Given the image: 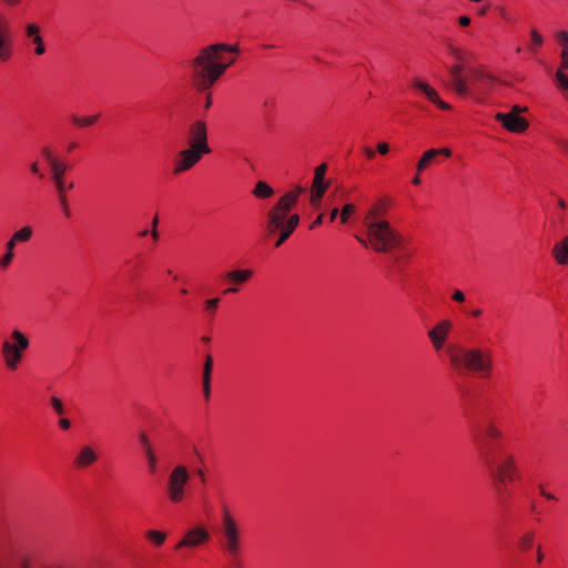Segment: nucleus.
<instances>
[{"mask_svg":"<svg viewBox=\"0 0 568 568\" xmlns=\"http://www.w3.org/2000/svg\"><path fill=\"white\" fill-rule=\"evenodd\" d=\"M413 87L422 91L430 102L436 104L442 110L450 109V105L440 99L438 92L425 81L420 79H415L413 81Z\"/></svg>","mask_w":568,"mask_h":568,"instance_id":"obj_17","label":"nucleus"},{"mask_svg":"<svg viewBox=\"0 0 568 568\" xmlns=\"http://www.w3.org/2000/svg\"><path fill=\"white\" fill-rule=\"evenodd\" d=\"M219 303H220V298L219 297L206 300L205 303H204L205 310L210 311V312H213L214 310L217 308Z\"/></svg>","mask_w":568,"mask_h":568,"instance_id":"obj_44","label":"nucleus"},{"mask_svg":"<svg viewBox=\"0 0 568 568\" xmlns=\"http://www.w3.org/2000/svg\"><path fill=\"white\" fill-rule=\"evenodd\" d=\"M367 241L356 237L361 243L379 253L392 251L398 242V234L390 227L387 221L371 224L366 227Z\"/></svg>","mask_w":568,"mask_h":568,"instance_id":"obj_3","label":"nucleus"},{"mask_svg":"<svg viewBox=\"0 0 568 568\" xmlns=\"http://www.w3.org/2000/svg\"><path fill=\"white\" fill-rule=\"evenodd\" d=\"M327 165L325 163L315 168L314 179L311 187L310 201L313 205H317L328 187V181L325 180Z\"/></svg>","mask_w":568,"mask_h":568,"instance_id":"obj_15","label":"nucleus"},{"mask_svg":"<svg viewBox=\"0 0 568 568\" xmlns=\"http://www.w3.org/2000/svg\"><path fill=\"white\" fill-rule=\"evenodd\" d=\"M31 169V172L39 175V176H42V174L40 173V169H39V163L38 162H33L30 166Z\"/></svg>","mask_w":568,"mask_h":568,"instance_id":"obj_53","label":"nucleus"},{"mask_svg":"<svg viewBox=\"0 0 568 568\" xmlns=\"http://www.w3.org/2000/svg\"><path fill=\"white\" fill-rule=\"evenodd\" d=\"M9 21L0 13V60L6 61L11 57V48L9 43Z\"/></svg>","mask_w":568,"mask_h":568,"instance_id":"obj_18","label":"nucleus"},{"mask_svg":"<svg viewBox=\"0 0 568 568\" xmlns=\"http://www.w3.org/2000/svg\"><path fill=\"white\" fill-rule=\"evenodd\" d=\"M298 223L300 216L297 214H292L288 216V223L286 226L277 229V232H280V237L276 241L275 246L282 245L291 236Z\"/></svg>","mask_w":568,"mask_h":568,"instance_id":"obj_25","label":"nucleus"},{"mask_svg":"<svg viewBox=\"0 0 568 568\" xmlns=\"http://www.w3.org/2000/svg\"><path fill=\"white\" fill-rule=\"evenodd\" d=\"M222 545L231 556H236L242 549V529L227 508L222 513Z\"/></svg>","mask_w":568,"mask_h":568,"instance_id":"obj_6","label":"nucleus"},{"mask_svg":"<svg viewBox=\"0 0 568 568\" xmlns=\"http://www.w3.org/2000/svg\"><path fill=\"white\" fill-rule=\"evenodd\" d=\"M559 205H560L561 207H566V203H565V201H564V200H560V201H559Z\"/></svg>","mask_w":568,"mask_h":568,"instance_id":"obj_64","label":"nucleus"},{"mask_svg":"<svg viewBox=\"0 0 568 568\" xmlns=\"http://www.w3.org/2000/svg\"><path fill=\"white\" fill-rule=\"evenodd\" d=\"M158 222H159V219H158V216H155V217L153 219V221H152V230H151V232H150V233H151V236H152V239H153L154 241H156V240H158V237H159V232H158V229H156Z\"/></svg>","mask_w":568,"mask_h":568,"instance_id":"obj_47","label":"nucleus"},{"mask_svg":"<svg viewBox=\"0 0 568 568\" xmlns=\"http://www.w3.org/2000/svg\"><path fill=\"white\" fill-rule=\"evenodd\" d=\"M356 211V206L353 203H347L343 206L339 212V219L342 223H347L352 214Z\"/></svg>","mask_w":568,"mask_h":568,"instance_id":"obj_36","label":"nucleus"},{"mask_svg":"<svg viewBox=\"0 0 568 568\" xmlns=\"http://www.w3.org/2000/svg\"><path fill=\"white\" fill-rule=\"evenodd\" d=\"M13 257H14V252H8L6 251V253L0 257V267L1 268H7L9 267V265L12 263L13 261Z\"/></svg>","mask_w":568,"mask_h":568,"instance_id":"obj_41","label":"nucleus"},{"mask_svg":"<svg viewBox=\"0 0 568 568\" xmlns=\"http://www.w3.org/2000/svg\"><path fill=\"white\" fill-rule=\"evenodd\" d=\"M377 152L383 155L387 154L389 152V144L387 142H378Z\"/></svg>","mask_w":568,"mask_h":568,"instance_id":"obj_46","label":"nucleus"},{"mask_svg":"<svg viewBox=\"0 0 568 568\" xmlns=\"http://www.w3.org/2000/svg\"><path fill=\"white\" fill-rule=\"evenodd\" d=\"M236 52V45L226 43H215L202 48L191 63L195 87L201 91L210 89L234 63L235 59L229 58L227 53Z\"/></svg>","mask_w":568,"mask_h":568,"instance_id":"obj_1","label":"nucleus"},{"mask_svg":"<svg viewBox=\"0 0 568 568\" xmlns=\"http://www.w3.org/2000/svg\"><path fill=\"white\" fill-rule=\"evenodd\" d=\"M50 402H51L52 407L54 408V410L58 414L63 413V410H64L63 404L58 397H55V396L51 397Z\"/></svg>","mask_w":568,"mask_h":568,"instance_id":"obj_45","label":"nucleus"},{"mask_svg":"<svg viewBox=\"0 0 568 568\" xmlns=\"http://www.w3.org/2000/svg\"><path fill=\"white\" fill-rule=\"evenodd\" d=\"M436 156L444 155L446 158H449L452 155V150L448 148H442V149H435Z\"/></svg>","mask_w":568,"mask_h":568,"instance_id":"obj_48","label":"nucleus"},{"mask_svg":"<svg viewBox=\"0 0 568 568\" xmlns=\"http://www.w3.org/2000/svg\"><path fill=\"white\" fill-rule=\"evenodd\" d=\"M551 255L558 265H568V235L554 244Z\"/></svg>","mask_w":568,"mask_h":568,"instance_id":"obj_23","label":"nucleus"},{"mask_svg":"<svg viewBox=\"0 0 568 568\" xmlns=\"http://www.w3.org/2000/svg\"><path fill=\"white\" fill-rule=\"evenodd\" d=\"M98 453L92 446L84 445L80 448L74 459V464L79 468H85L94 464L98 460Z\"/></svg>","mask_w":568,"mask_h":568,"instance_id":"obj_22","label":"nucleus"},{"mask_svg":"<svg viewBox=\"0 0 568 568\" xmlns=\"http://www.w3.org/2000/svg\"><path fill=\"white\" fill-rule=\"evenodd\" d=\"M24 36L29 40V44L32 47L33 54L41 57L47 52V45L41 34V28L36 22H28L24 26Z\"/></svg>","mask_w":568,"mask_h":568,"instance_id":"obj_16","label":"nucleus"},{"mask_svg":"<svg viewBox=\"0 0 568 568\" xmlns=\"http://www.w3.org/2000/svg\"><path fill=\"white\" fill-rule=\"evenodd\" d=\"M556 38L561 47V50H568V31L560 30L556 33Z\"/></svg>","mask_w":568,"mask_h":568,"instance_id":"obj_40","label":"nucleus"},{"mask_svg":"<svg viewBox=\"0 0 568 568\" xmlns=\"http://www.w3.org/2000/svg\"><path fill=\"white\" fill-rule=\"evenodd\" d=\"M253 276V271L248 268L232 270L226 274L230 282L234 284H243Z\"/></svg>","mask_w":568,"mask_h":568,"instance_id":"obj_28","label":"nucleus"},{"mask_svg":"<svg viewBox=\"0 0 568 568\" xmlns=\"http://www.w3.org/2000/svg\"><path fill=\"white\" fill-rule=\"evenodd\" d=\"M453 300L462 303L465 301V294L460 290H456L453 294Z\"/></svg>","mask_w":568,"mask_h":568,"instance_id":"obj_49","label":"nucleus"},{"mask_svg":"<svg viewBox=\"0 0 568 568\" xmlns=\"http://www.w3.org/2000/svg\"><path fill=\"white\" fill-rule=\"evenodd\" d=\"M211 104H212V99H211V97H207L206 102H205V108H210Z\"/></svg>","mask_w":568,"mask_h":568,"instance_id":"obj_62","label":"nucleus"},{"mask_svg":"<svg viewBox=\"0 0 568 568\" xmlns=\"http://www.w3.org/2000/svg\"><path fill=\"white\" fill-rule=\"evenodd\" d=\"M450 363L456 368L464 367L483 375H488L493 366L489 354L478 347L463 348L460 356L452 354Z\"/></svg>","mask_w":568,"mask_h":568,"instance_id":"obj_4","label":"nucleus"},{"mask_svg":"<svg viewBox=\"0 0 568 568\" xmlns=\"http://www.w3.org/2000/svg\"><path fill=\"white\" fill-rule=\"evenodd\" d=\"M305 191L302 185H296L291 191L282 195L274 207L280 209L286 213H290L291 209L296 204L300 195Z\"/></svg>","mask_w":568,"mask_h":568,"instance_id":"obj_19","label":"nucleus"},{"mask_svg":"<svg viewBox=\"0 0 568 568\" xmlns=\"http://www.w3.org/2000/svg\"><path fill=\"white\" fill-rule=\"evenodd\" d=\"M33 230L31 226H23L12 234V237L18 243H26L32 237Z\"/></svg>","mask_w":568,"mask_h":568,"instance_id":"obj_33","label":"nucleus"},{"mask_svg":"<svg viewBox=\"0 0 568 568\" xmlns=\"http://www.w3.org/2000/svg\"><path fill=\"white\" fill-rule=\"evenodd\" d=\"M191 479V473L186 465L176 464L168 475L166 494L173 504L181 503L185 496Z\"/></svg>","mask_w":568,"mask_h":568,"instance_id":"obj_5","label":"nucleus"},{"mask_svg":"<svg viewBox=\"0 0 568 568\" xmlns=\"http://www.w3.org/2000/svg\"><path fill=\"white\" fill-rule=\"evenodd\" d=\"M211 539V532L204 525H195L184 531L175 548L196 549L206 545Z\"/></svg>","mask_w":568,"mask_h":568,"instance_id":"obj_10","label":"nucleus"},{"mask_svg":"<svg viewBox=\"0 0 568 568\" xmlns=\"http://www.w3.org/2000/svg\"><path fill=\"white\" fill-rule=\"evenodd\" d=\"M530 39H531V49L535 50L536 48L540 47L544 42V37L537 29L530 30Z\"/></svg>","mask_w":568,"mask_h":568,"instance_id":"obj_39","label":"nucleus"},{"mask_svg":"<svg viewBox=\"0 0 568 568\" xmlns=\"http://www.w3.org/2000/svg\"><path fill=\"white\" fill-rule=\"evenodd\" d=\"M187 144L204 153H210L211 149L207 141V126L202 120L194 121L189 130Z\"/></svg>","mask_w":568,"mask_h":568,"instance_id":"obj_12","label":"nucleus"},{"mask_svg":"<svg viewBox=\"0 0 568 568\" xmlns=\"http://www.w3.org/2000/svg\"><path fill=\"white\" fill-rule=\"evenodd\" d=\"M253 194L258 199H268L274 194V190L264 181H258L255 184Z\"/></svg>","mask_w":568,"mask_h":568,"instance_id":"obj_32","label":"nucleus"},{"mask_svg":"<svg viewBox=\"0 0 568 568\" xmlns=\"http://www.w3.org/2000/svg\"><path fill=\"white\" fill-rule=\"evenodd\" d=\"M436 158V151L435 149H428L426 150L420 159L418 160L417 164H416V170L417 172H423L425 171L432 163V161Z\"/></svg>","mask_w":568,"mask_h":568,"instance_id":"obj_31","label":"nucleus"},{"mask_svg":"<svg viewBox=\"0 0 568 568\" xmlns=\"http://www.w3.org/2000/svg\"><path fill=\"white\" fill-rule=\"evenodd\" d=\"M139 440L142 446L144 457L148 463L150 471H154L158 467V456L154 447L151 444L149 436L145 433L139 434Z\"/></svg>","mask_w":568,"mask_h":568,"instance_id":"obj_21","label":"nucleus"},{"mask_svg":"<svg viewBox=\"0 0 568 568\" xmlns=\"http://www.w3.org/2000/svg\"><path fill=\"white\" fill-rule=\"evenodd\" d=\"M59 424H60L61 428H63V429H69L71 426L70 420L67 418H61Z\"/></svg>","mask_w":568,"mask_h":568,"instance_id":"obj_54","label":"nucleus"},{"mask_svg":"<svg viewBox=\"0 0 568 568\" xmlns=\"http://www.w3.org/2000/svg\"><path fill=\"white\" fill-rule=\"evenodd\" d=\"M288 214L280 209L272 207L267 213V230L270 233L277 232V229L286 226L288 223Z\"/></svg>","mask_w":568,"mask_h":568,"instance_id":"obj_20","label":"nucleus"},{"mask_svg":"<svg viewBox=\"0 0 568 568\" xmlns=\"http://www.w3.org/2000/svg\"><path fill=\"white\" fill-rule=\"evenodd\" d=\"M464 70L465 67L463 62H456L450 65L449 73L452 75V88L458 95L470 97L471 87L468 80L463 77Z\"/></svg>","mask_w":568,"mask_h":568,"instance_id":"obj_14","label":"nucleus"},{"mask_svg":"<svg viewBox=\"0 0 568 568\" xmlns=\"http://www.w3.org/2000/svg\"><path fill=\"white\" fill-rule=\"evenodd\" d=\"M568 70V50H560V63L556 71H566Z\"/></svg>","mask_w":568,"mask_h":568,"instance_id":"obj_42","label":"nucleus"},{"mask_svg":"<svg viewBox=\"0 0 568 568\" xmlns=\"http://www.w3.org/2000/svg\"><path fill=\"white\" fill-rule=\"evenodd\" d=\"M226 292H227V293H235V292H237V290H236L235 287H231V288H229Z\"/></svg>","mask_w":568,"mask_h":568,"instance_id":"obj_63","label":"nucleus"},{"mask_svg":"<svg viewBox=\"0 0 568 568\" xmlns=\"http://www.w3.org/2000/svg\"><path fill=\"white\" fill-rule=\"evenodd\" d=\"M50 169L52 172V179L55 183L57 190L61 195H63L67 190V185L64 183V173L67 171V165L63 162H53L52 168Z\"/></svg>","mask_w":568,"mask_h":568,"instance_id":"obj_24","label":"nucleus"},{"mask_svg":"<svg viewBox=\"0 0 568 568\" xmlns=\"http://www.w3.org/2000/svg\"><path fill=\"white\" fill-rule=\"evenodd\" d=\"M484 434L493 439H499L503 436L500 429L491 423L487 424L484 427Z\"/></svg>","mask_w":568,"mask_h":568,"instance_id":"obj_38","label":"nucleus"},{"mask_svg":"<svg viewBox=\"0 0 568 568\" xmlns=\"http://www.w3.org/2000/svg\"><path fill=\"white\" fill-rule=\"evenodd\" d=\"M535 534L532 531H525L518 539V546L521 550L527 551L534 546Z\"/></svg>","mask_w":568,"mask_h":568,"instance_id":"obj_34","label":"nucleus"},{"mask_svg":"<svg viewBox=\"0 0 568 568\" xmlns=\"http://www.w3.org/2000/svg\"><path fill=\"white\" fill-rule=\"evenodd\" d=\"M555 79L560 90L568 91V74L566 71H556Z\"/></svg>","mask_w":568,"mask_h":568,"instance_id":"obj_37","label":"nucleus"},{"mask_svg":"<svg viewBox=\"0 0 568 568\" xmlns=\"http://www.w3.org/2000/svg\"><path fill=\"white\" fill-rule=\"evenodd\" d=\"M146 537L158 547L162 546L166 540V534L160 530H149Z\"/></svg>","mask_w":568,"mask_h":568,"instance_id":"obj_35","label":"nucleus"},{"mask_svg":"<svg viewBox=\"0 0 568 568\" xmlns=\"http://www.w3.org/2000/svg\"><path fill=\"white\" fill-rule=\"evenodd\" d=\"M467 71L470 77L468 82L471 87V95L493 89L497 81V78L484 64L468 67Z\"/></svg>","mask_w":568,"mask_h":568,"instance_id":"obj_8","label":"nucleus"},{"mask_svg":"<svg viewBox=\"0 0 568 568\" xmlns=\"http://www.w3.org/2000/svg\"><path fill=\"white\" fill-rule=\"evenodd\" d=\"M323 222V214H320L312 223L311 227L314 229Z\"/></svg>","mask_w":568,"mask_h":568,"instance_id":"obj_57","label":"nucleus"},{"mask_svg":"<svg viewBox=\"0 0 568 568\" xmlns=\"http://www.w3.org/2000/svg\"><path fill=\"white\" fill-rule=\"evenodd\" d=\"M471 314H473L474 316H476V317H477V316H480V315H481V310H480V308H476V310H474V311L471 312Z\"/></svg>","mask_w":568,"mask_h":568,"instance_id":"obj_61","label":"nucleus"},{"mask_svg":"<svg viewBox=\"0 0 568 568\" xmlns=\"http://www.w3.org/2000/svg\"><path fill=\"white\" fill-rule=\"evenodd\" d=\"M338 214H339L338 209L334 207V209L332 210L331 214H329V220H331V221H334V220L337 217V215H338Z\"/></svg>","mask_w":568,"mask_h":568,"instance_id":"obj_58","label":"nucleus"},{"mask_svg":"<svg viewBox=\"0 0 568 568\" xmlns=\"http://www.w3.org/2000/svg\"><path fill=\"white\" fill-rule=\"evenodd\" d=\"M458 22L463 27H468L470 24V18L468 16H462L458 18Z\"/></svg>","mask_w":568,"mask_h":568,"instance_id":"obj_51","label":"nucleus"},{"mask_svg":"<svg viewBox=\"0 0 568 568\" xmlns=\"http://www.w3.org/2000/svg\"><path fill=\"white\" fill-rule=\"evenodd\" d=\"M453 328V323L449 320H440L427 333L432 346L435 351H440Z\"/></svg>","mask_w":568,"mask_h":568,"instance_id":"obj_13","label":"nucleus"},{"mask_svg":"<svg viewBox=\"0 0 568 568\" xmlns=\"http://www.w3.org/2000/svg\"><path fill=\"white\" fill-rule=\"evenodd\" d=\"M213 369V358L211 355H206L205 363L203 367V392L204 396L207 398L211 393V374Z\"/></svg>","mask_w":568,"mask_h":568,"instance_id":"obj_26","label":"nucleus"},{"mask_svg":"<svg viewBox=\"0 0 568 568\" xmlns=\"http://www.w3.org/2000/svg\"><path fill=\"white\" fill-rule=\"evenodd\" d=\"M205 154L206 153L187 145L186 149H183L178 153L174 160L173 173L180 174L191 170Z\"/></svg>","mask_w":568,"mask_h":568,"instance_id":"obj_11","label":"nucleus"},{"mask_svg":"<svg viewBox=\"0 0 568 568\" xmlns=\"http://www.w3.org/2000/svg\"><path fill=\"white\" fill-rule=\"evenodd\" d=\"M385 221L382 219V210L378 205L372 206L365 214L363 219V223L365 227L369 226L371 224H377Z\"/></svg>","mask_w":568,"mask_h":568,"instance_id":"obj_29","label":"nucleus"},{"mask_svg":"<svg viewBox=\"0 0 568 568\" xmlns=\"http://www.w3.org/2000/svg\"><path fill=\"white\" fill-rule=\"evenodd\" d=\"M419 173H420V172H417V174L413 178V181H412V182H413L415 185L420 184Z\"/></svg>","mask_w":568,"mask_h":568,"instance_id":"obj_60","label":"nucleus"},{"mask_svg":"<svg viewBox=\"0 0 568 568\" xmlns=\"http://www.w3.org/2000/svg\"><path fill=\"white\" fill-rule=\"evenodd\" d=\"M41 152L42 155L47 159L50 168H52L53 162H62L53 154V152L49 148H43Z\"/></svg>","mask_w":568,"mask_h":568,"instance_id":"obj_43","label":"nucleus"},{"mask_svg":"<svg viewBox=\"0 0 568 568\" xmlns=\"http://www.w3.org/2000/svg\"><path fill=\"white\" fill-rule=\"evenodd\" d=\"M539 490H540V494L544 497H546L547 499H549V500H555L556 499L555 495H552L551 493H548L542 486H540Z\"/></svg>","mask_w":568,"mask_h":568,"instance_id":"obj_52","label":"nucleus"},{"mask_svg":"<svg viewBox=\"0 0 568 568\" xmlns=\"http://www.w3.org/2000/svg\"><path fill=\"white\" fill-rule=\"evenodd\" d=\"M99 114H92V115H80V114H73L71 116V121L74 125L79 128H88L93 125L98 119Z\"/></svg>","mask_w":568,"mask_h":568,"instance_id":"obj_30","label":"nucleus"},{"mask_svg":"<svg viewBox=\"0 0 568 568\" xmlns=\"http://www.w3.org/2000/svg\"><path fill=\"white\" fill-rule=\"evenodd\" d=\"M448 53L454 60H456V62L465 63L473 58V54L468 49L456 44L448 47Z\"/></svg>","mask_w":568,"mask_h":568,"instance_id":"obj_27","label":"nucleus"},{"mask_svg":"<svg viewBox=\"0 0 568 568\" xmlns=\"http://www.w3.org/2000/svg\"><path fill=\"white\" fill-rule=\"evenodd\" d=\"M19 244L17 241L13 240L11 236L10 240L6 243V251L8 252H14L16 245Z\"/></svg>","mask_w":568,"mask_h":568,"instance_id":"obj_50","label":"nucleus"},{"mask_svg":"<svg viewBox=\"0 0 568 568\" xmlns=\"http://www.w3.org/2000/svg\"><path fill=\"white\" fill-rule=\"evenodd\" d=\"M4 4H7L8 7H16L18 6L21 0H1Z\"/></svg>","mask_w":568,"mask_h":568,"instance_id":"obj_56","label":"nucleus"},{"mask_svg":"<svg viewBox=\"0 0 568 568\" xmlns=\"http://www.w3.org/2000/svg\"><path fill=\"white\" fill-rule=\"evenodd\" d=\"M364 152H365L366 156L369 159L374 158V155H375V152L368 146L364 149Z\"/></svg>","mask_w":568,"mask_h":568,"instance_id":"obj_59","label":"nucleus"},{"mask_svg":"<svg viewBox=\"0 0 568 568\" xmlns=\"http://www.w3.org/2000/svg\"><path fill=\"white\" fill-rule=\"evenodd\" d=\"M491 473L500 485L515 481L518 477L515 457L511 454H501L491 465Z\"/></svg>","mask_w":568,"mask_h":568,"instance_id":"obj_7","label":"nucleus"},{"mask_svg":"<svg viewBox=\"0 0 568 568\" xmlns=\"http://www.w3.org/2000/svg\"><path fill=\"white\" fill-rule=\"evenodd\" d=\"M29 347V337L20 328H12L1 343L4 366L10 371H17Z\"/></svg>","mask_w":568,"mask_h":568,"instance_id":"obj_2","label":"nucleus"},{"mask_svg":"<svg viewBox=\"0 0 568 568\" xmlns=\"http://www.w3.org/2000/svg\"><path fill=\"white\" fill-rule=\"evenodd\" d=\"M526 106H520L518 104H514L509 112L503 113L499 112L495 115V119L509 132L513 133H523L525 132L529 123L523 118L520 114L526 112Z\"/></svg>","mask_w":568,"mask_h":568,"instance_id":"obj_9","label":"nucleus"},{"mask_svg":"<svg viewBox=\"0 0 568 568\" xmlns=\"http://www.w3.org/2000/svg\"><path fill=\"white\" fill-rule=\"evenodd\" d=\"M536 559L538 562H541L544 560V554L541 551V546H538L536 549Z\"/></svg>","mask_w":568,"mask_h":568,"instance_id":"obj_55","label":"nucleus"}]
</instances>
